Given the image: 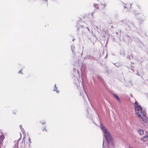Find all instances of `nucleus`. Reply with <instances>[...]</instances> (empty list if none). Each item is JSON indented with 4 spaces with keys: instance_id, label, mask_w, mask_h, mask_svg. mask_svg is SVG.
I'll use <instances>...</instances> for the list:
<instances>
[{
    "instance_id": "nucleus-21",
    "label": "nucleus",
    "mask_w": 148,
    "mask_h": 148,
    "mask_svg": "<svg viewBox=\"0 0 148 148\" xmlns=\"http://www.w3.org/2000/svg\"><path fill=\"white\" fill-rule=\"evenodd\" d=\"M87 29H88V30L89 31H90L88 27L87 28Z\"/></svg>"
},
{
    "instance_id": "nucleus-23",
    "label": "nucleus",
    "mask_w": 148,
    "mask_h": 148,
    "mask_svg": "<svg viewBox=\"0 0 148 148\" xmlns=\"http://www.w3.org/2000/svg\"><path fill=\"white\" fill-rule=\"evenodd\" d=\"M29 145H30L29 144L28 145L29 147Z\"/></svg>"
},
{
    "instance_id": "nucleus-22",
    "label": "nucleus",
    "mask_w": 148,
    "mask_h": 148,
    "mask_svg": "<svg viewBox=\"0 0 148 148\" xmlns=\"http://www.w3.org/2000/svg\"><path fill=\"white\" fill-rule=\"evenodd\" d=\"M80 95H83L82 94V93H80Z\"/></svg>"
},
{
    "instance_id": "nucleus-15",
    "label": "nucleus",
    "mask_w": 148,
    "mask_h": 148,
    "mask_svg": "<svg viewBox=\"0 0 148 148\" xmlns=\"http://www.w3.org/2000/svg\"><path fill=\"white\" fill-rule=\"evenodd\" d=\"M19 73H21V74H22V70H20V71H19Z\"/></svg>"
},
{
    "instance_id": "nucleus-20",
    "label": "nucleus",
    "mask_w": 148,
    "mask_h": 148,
    "mask_svg": "<svg viewBox=\"0 0 148 148\" xmlns=\"http://www.w3.org/2000/svg\"><path fill=\"white\" fill-rule=\"evenodd\" d=\"M91 15L93 17V13H91Z\"/></svg>"
},
{
    "instance_id": "nucleus-4",
    "label": "nucleus",
    "mask_w": 148,
    "mask_h": 148,
    "mask_svg": "<svg viewBox=\"0 0 148 148\" xmlns=\"http://www.w3.org/2000/svg\"><path fill=\"white\" fill-rule=\"evenodd\" d=\"M148 139V137L147 136H143V137L141 138V140L142 141L145 142L147 140V139Z\"/></svg>"
},
{
    "instance_id": "nucleus-17",
    "label": "nucleus",
    "mask_w": 148,
    "mask_h": 148,
    "mask_svg": "<svg viewBox=\"0 0 148 148\" xmlns=\"http://www.w3.org/2000/svg\"><path fill=\"white\" fill-rule=\"evenodd\" d=\"M45 123H46V122H45V121L44 122H43L42 123H42V125H44V124H45Z\"/></svg>"
},
{
    "instance_id": "nucleus-9",
    "label": "nucleus",
    "mask_w": 148,
    "mask_h": 148,
    "mask_svg": "<svg viewBox=\"0 0 148 148\" xmlns=\"http://www.w3.org/2000/svg\"><path fill=\"white\" fill-rule=\"evenodd\" d=\"M75 48V47L73 45H72L71 46V51L72 52V53H75V52H74V49Z\"/></svg>"
},
{
    "instance_id": "nucleus-12",
    "label": "nucleus",
    "mask_w": 148,
    "mask_h": 148,
    "mask_svg": "<svg viewBox=\"0 0 148 148\" xmlns=\"http://www.w3.org/2000/svg\"><path fill=\"white\" fill-rule=\"evenodd\" d=\"M94 6L95 8L97 9H98L99 8V7L98 6V5L97 4H94Z\"/></svg>"
},
{
    "instance_id": "nucleus-10",
    "label": "nucleus",
    "mask_w": 148,
    "mask_h": 148,
    "mask_svg": "<svg viewBox=\"0 0 148 148\" xmlns=\"http://www.w3.org/2000/svg\"><path fill=\"white\" fill-rule=\"evenodd\" d=\"M120 53L122 56H124L125 55V53L123 50H122L120 51Z\"/></svg>"
},
{
    "instance_id": "nucleus-11",
    "label": "nucleus",
    "mask_w": 148,
    "mask_h": 148,
    "mask_svg": "<svg viewBox=\"0 0 148 148\" xmlns=\"http://www.w3.org/2000/svg\"><path fill=\"white\" fill-rule=\"evenodd\" d=\"M106 6V5L105 3L101 4V8L102 9H103L104 8H105Z\"/></svg>"
},
{
    "instance_id": "nucleus-13",
    "label": "nucleus",
    "mask_w": 148,
    "mask_h": 148,
    "mask_svg": "<svg viewBox=\"0 0 148 148\" xmlns=\"http://www.w3.org/2000/svg\"><path fill=\"white\" fill-rule=\"evenodd\" d=\"M77 29L78 30H79V29L81 28H83V26H80V27L79 26V24H77Z\"/></svg>"
},
{
    "instance_id": "nucleus-14",
    "label": "nucleus",
    "mask_w": 148,
    "mask_h": 148,
    "mask_svg": "<svg viewBox=\"0 0 148 148\" xmlns=\"http://www.w3.org/2000/svg\"><path fill=\"white\" fill-rule=\"evenodd\" d=\"M20 128L21 129V130L22 131V132H24V130L23 128H22V126L21 125H20Z\"/></svg>"
},
{
    "instance_id": "nucleus-2",
    "label": "nucleus",
    "mask_w": 148,
    "mask_h": 148,
    "mask_svg": "<svg viewBox=\"0 0 148 148\" xmlns=\"http://www.w3.org/2000/svg\"><path fill=\"white\" fill-rule=\"evenodd\" d=\"M135 107L136 113L138 116H141L140 114L143 113V112H145V111L142 110V107L140 105H138L136 101L134 103Z\"/></svg>"
},
{
    "instance_id": "nucleus-6",
    "label": "nucleus",
    "mask_w": 148,
    "mask_h": 148,
    "mask_svg": "<svg viewBox=\"0 0 148 148\" xmlns=\"http://www.w3.org/2000/svg\"><path fill=\"white\" fill-rule=\"evenodd\" d=\"M138 132L139 134L140 135H142L144 133L143 130H139L138 131Z\"/></svg>"
},
{
    "instance_id": "nucleus-19",
    "label": "nucleus",
    "mask_w": 148,
    "mask_h": 148,
    "mask_svg": "<svg viewBox=\"0 0 148 148\" xmlns=\"http://www.w3.org/2000/svg\"><path fill=\"white\" fill-rule=\"evenodd\" d=\"M29 143H31L30 139V138H29Z\"/></svg>"
},
{
    "instance_id": "nucleus-16",
    "label": "nucleus",
    "mask_w": 148,
    "mask_h": 148,
    "mask_svg": "<svg viewBox=\"0 0 148 148\" xmlns=\"http://www.w3.org/2000/svg\"><path fill=\"white\" fill-rule=\"evenodd\" d=\"M42 130L43 131H45V130L47 131V130L45 128H43L42 129Z\"/></svg>"
},
{
    "instance_id": "nucleus-5",
    "label": "nucleus",
    "mask_w": 148,
    "mask_h": 148,
    "mask_svg": "<svg viewBox=\"0 0 148 148\" xmlns=\"http://www.w3.org/2000/svg\"><path fill=\"white\" fill-rule=\"evenodd\" d=\"M113 96L120 103L121 102V100L117 95L114 94L113 95Z\"/></svg>"
},
{
    "instance_id": "nucleus-3",
    "label": "nucleus",
    "mask_w": 148,
    "mask_h": 148,
    "mask_svg": "<svg viewBox=\"0 0 148 148\" xmlns=\"http://www.w3.org/2000/svg\"><path fill=\"white\" fill-rule=\"evenodd\" d=\"M146 114L145 112H143V113L140 114V115H142L141 116H138L139 117L141 118L143 121L145 122H147V119L146 117L145 116Z\"/></svg>"
},
{
    "instance_id": "nucleus-8",
    "label": "nucleus",
    "mask_w": 148,
    "mask_h": 148,
    "mask_svg": "<svg viewBox=\"0 0 148 148\" xmlns=\"http://www.w3.org/2000/svg\"><path fill=\"white\" fill-rule=\"evenodd\" d=\"M54 91H56L57 93H59V91L58 90L56 86V84H55L54 85Z\"/></svg>"
},
{
    "instance_id": "nucleus-7",
    "label": "nucleus",
    "mask_w": 148,
    "mask_h": 148,
    "mask_svg": "<svg viewBox=\"0 0 148 148\" xmlns=\"http://www.w3.org/2000/svg\"><path fill=\"white\" fill-rule=\"evenodd\" d=\"M19 140V139L17 141H16L14 142V143H15L14 147L15 148H18V141Z\"/></svg>"
},
{
    "instance_id": "nucleus-24",
    "label": "nucleus",
    "mask_w": 148,
    "mask_h": 148,
    "mask_svg": "<svg viewBox=\"0 0 148 148\" xmlns=\"http://www.w3.org/2000/svg\"><path fill=\"white\" fill-rule=\"evenodd\" d=\"M96 28H98V27H96Z\"/></svg>"
},
{
    "instance_id": "nucleus-18",
    "label": "nucleus",
    "mask_w": 148,
    "mask_h": 148,
    "mask_svg": "<svg viewBox=\"0 0 148 148\" xmlns=\"http://www.w3.org/2000/svg\"><path fill=\"white\" fill-rule=\"evenodd\" d=\"M84 94L85 96H86V95L87 96L86 93L85 92H84Z\"/></svg>"
},
{
    "instance_id": "nucleus-1",
    "label": "nucleus",
    "mask_w": 148,
    "mask_h": 148,
    "mask_svg": "<svg viewBox=\"0 0 148 148\" xmlns=\"http://www.w3.org/2000/svg\"><path fill=\"white\" fill-rule=\"evenodd\" d=\"M100 127L104 137L103 144V148L114 147V144L112 142L108 129L102 124H100Z\"/></svg>"
}]
</instances>
